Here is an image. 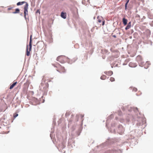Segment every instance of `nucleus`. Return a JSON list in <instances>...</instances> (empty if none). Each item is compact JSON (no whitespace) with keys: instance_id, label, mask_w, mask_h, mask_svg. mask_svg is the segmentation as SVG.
Listing matches in <instances>:
<instances>
[{"instance_id":"obj_1","label":"nucleus","mask_w":153,"mask_h":153,"mask_svg":"<svg viewBox=\"0 0 153 153\" xmlns=\"http://www.w3.org/2000/svg\"><path fill=\"white\" fill-rule=\"evenodd\" d=\"M115 143V141L112 139H110L109 137L107 140L100 145H98L97 146V148H99L100 147H101V148H104L106 146H109Z\"/></svg>"},{"instance_id":"obj_2","label":"nucleus","mask_w":153,"mask_h":153,"mask_svg":"<svg viewBox=\"0 0 153 153\" xmlns=\"http://www.w3.org/2000/svg\"><path fill=\"white\" fill-rule=\"evenodd\" d=\"M32 34H31L30 36V41L29 43V50L28 49V45H27L26 50V55L27 56H29L30 55V51H31L32 48Z\"/></svg>"},{"instance_id":"obj_3","label":"nucleus","mask_w":153,"mask_h":153,"mask_svg":"<svg viewBox=\"0 0 153 153\" xmlns=\"http://www.w3.org/2000/svg\"><path fill=\"white\" fill-rule=\"evenodd\" d=\"M28 5H27L26 4V5L25 7H24V17L26 21V22H27V19L28 21H29V17L27 16H27L28 15Z\"/></svg>"},{"instance_id":"obj_4","label":"nucleus","mask_w":153,"mask_h":153,"mask_svg":"<svg viewBox=\"0 0 153 153\" xmlns=\"http://www.w3.org/2000/svg\"><path fill=\"white\" fill-rule=\"evenodd\" d=\"M136 60L138 62L139 66L142 67V65H144V62L143 61L142 58L141 56H138L136 58Z\"/></svg>"},{"instance_id":"obj_5","label":"nucleus","mask_w":153,"mask_h":153,"mask_svg":"<svg viewBox=\"0 0 153 153\" xmlns=\"http://www.w3.org/2000/svg\"><path fill=\"white\" fill-rule=\"evenodd\" d=\"M124 130V128L121 125H119L117 126V133L120 134H122Z\"/></svg>"},{"instance_id":"obj_6","label":"nucleus","mask_w":153,"mask_h":153,"mask_svg":"<svg viewBox=\"0 0 153 153\" xmlns=\"http://www.w3.org/2000/svg\"><path fill=\"white\" fill-rule=\"evenodd\" d=\"M45 86L43 88L46 91H45L44 93V94H45V95H47L48 90L47 89L49 87V84L48 82H46L45 84Z\"/></svg>"},{"instance_id":"obj_7","label":"nucleus","mask_w":153,"mask_h":153,"mask_svg":"<svg viewBox=\"0 0 153 153\" xmlns=\"http://www.w3.org/2000/svg\"><path fill=\"white\" fill-rule=\"evenodd\" d=\"M133 110L135 112L139 111L138 108L136 107H131L130 108L128 109V111L129 112H131Z\"/></svg>"},{"instance_id":"obj_8","label":"nucleus","mask_w":153,"mask_h":153,"mask_svg":"<svg viewBox=\"0 0 153 153\" xmlns=\"http://www.w3.org/2000/svg\"><path fill=\"white\" fill-rule=\"evenodd\" d=\"M24 3H25V5H24V7H25V6L26 4L27 5V4L28 5V6H29V4H28V3L27 2H26L25 1H19L17 3L16 5L17 6H20V5H22Z\"/></svg>"},{"instance_id":"obj_9","label":"nucleus","mask_w":153,"mask_h":153,"mask_svg":"<svg viewBox=\"0 0 153 153\" xmlns=\"http://www.w3.org/2000/svg\"><path fill=\"white\" fill-rule=\"evenodd\" d=\"M60 16L62 18L65 19L67 17V13L65 12L62 11L61 13Z\"/></svg>"},{"instance_id":"obj_10","label":"nucleus","mask_w":153,"mask_h":153,"mask_svg":"<svg viewBox=\"0 0 153 153\" xmlns=\"http://www.w3.org/2000/svg\"><path fill=\"white\" fill-rule=\"evenodd\" d=\"M128 65L130 67L135 68L137 66V65L135 63L130 62L128 64Z\"/></svg>"},{"instance_id":"obj_11","label":"nucleus","mask_w":153,"mask_h":153,"mask_svg":"<svg viewBox=\"0 0 153 153\" xmlns=\"http://www.w3.org/2000/svg\"><path fill=\"white\" fill-rule=\"evenodd\" d=\"M128 20L125 17H123L122 19V22L124 26L126 25L128 23Z\"/></svg>"},{"instance_id":"obj_12","label":"nucleus","mask_w":153,"mask_h":153,"mask_svg":"<svg viewBox=\"0 0 153 153\" xmlns=\"http://www.w3.org/2000/svg\"><path fill=\"white\" fill-rule=\"evenodd\" d=\"M151 65V63L149 61H146L145 65V66L144 67V68L146 69H147L149 67V66Z\"/></svg>"},{"instance_id":"obj_13","label":"nucleus","mask_w":153,"mask_h":153,"mask_svg":"<svg viewBox=\"0 0 153 153\" xmlns=\"http://www.w3.org/2000/svg\"><path fill=\"white\" fill-rule=\"evenodd\" d=\"M62 56H60L57 57L56 58V60L62 63H64L65 62L64 60H60L61 57Z\"/></svg>"},{"instance_id":"obj_14","label":"nucleus","mask_w":153,"mask_h":153,"mask_svg":"<svg viewBox=\"0 0 153 153\" xmlns=\"http://www.w3.org/2000/svg\"><path fill=\"white\" fill-rule=\"evenodd\" d=\"M20 11V10L19 8H16L15 9V11L13 12L12 13L15 14L17 13H19Z\"/></svg>"},{"instance_id":"obj_15","label":"nucleus","mask_w":153,"mask_h":153,"mask_svg":"<svg viewBox=\"0 0 153 153\" xmlns=\"http://www.w3.org/2000/svg\"><path fill=\"white\" fill-rule=\"evenodd\" d=\"M17 83V82H13L11 85H10L9 88L10 89H13V87L16 85Z\"/></svg>"},{"instance_id":"obj_16","label":"nucleus","mask_w":153,"mask_h":153,"mask_svg":"<svg viewBox=\"0 0 153 153\" xmlns=\"http://www.w3.org/2000/svg\"><path fill=\"white\" fill-rule=\"evenodd\" d=\"M97 19L98 22L99 23L101 22L102 21L103 19L101 16H97Z\"/></svg>"},{"instance_id":"obj_17","label":"nucleus","mask_w":153,"mask_h":153,"mask_svg":"<svg viewBox=\"0 0 153 153\" xmlns=\"http://www.w3.org/2000/svg\"><path fill=\"white\" fill-rule=\"evenodd\" d=\"M82 130V128H79L77 131H76V134L78 135V136H79L80 135V133Z\"/></svg>"},{"instance_id":"obj_18","label":"nucleus","mask_w":153,"mask_h":153,"mask_svg":"<svg viewBox=\"0 0 153 153\" xmlns=\"http://www.w3.org/2000/svg\"><path fill=\"white\" fill-rule=\"evenodd\" d=\"M132 88H133L132 90V91L136 92L137 90V89L135 87L133 88V87H132V86L130 87L129 89L132 90Z\"/></svg>"},{"instance_id":"obj_19","label":"nucleus","mask_w":153,"mask_h":153,"mask_svg":"<svg viewBox=\"0 0 153 153\" xmlns=\"http://www.w3.org/2000/svg\"><path fill=\"white\" fill-rule=\"evenodd\" d=\"M76 127V125L75 124H74L72 125V127L71 128V132H73L75 130Z\"/></svg>"},{"instance_id":"obj_20","label":"nucleus","mask_w":153,"mask_h":153,"mask_svg":"<svg viewBox=\"0 0 153 153\" xmlns=\"http://www.w3.org/2000/svg\"><path fill=\"white\" fill-rule=\"evenodd\" d=\"M114 152V151L113 150L108 149L106 150L105 152V153H113Z\"/></svg>"},{"instance_id":"obj_21","label":"nucleus","mask_w":153,"mask_h":153,"mask_svg":"<svg viewBox=\"0 0 153 153\" xmlns=\"http://www.w3.org/2000/svg\"><path fill=\"white\" fill-rule=\"evenodd\" d=\"M114 117L113 115V114H111L110 115L108 116V117L107 120L106 121V122H107L108 120H110L113 118Z\"/></svg>"},{"instance_id":"obj_22","label":"nucleus","mask_w":153,"mask_h":153,"mask_svg":"<svg viewBox=\"0 0 153 153\" xmlns=\"http://www.w3.org/2000/svg\"><path fill=\"white\" fill-rule=\"evenodd\" d=\"M113 74V71H110L108 72L107 75L111 76Z\"/></svg>"},{"instance_id":"obj_23","label":"nucleus","mask_w":153,"mask_h":153,"mask_svg":"<svg viewBox=\"0 0 153 153\" xmlns=\"http://www.w3.org/2000/svg\"><path fill=\"white\" fill-rule=\"evenodd\" d=\"M74 141H73V142H72V143H71L70 142H69V141H68V145L69 146L70 145H71V147H73V145H74Z\"/></svg>"},{"instance_id":"obj_24","label":"nucleus","mask_w":153,"mask_h":153,"mask_svg":"<svg viewBox=\"0 0 153 153\" xmlns=\"http://www.w3.org/2000/svg\"><path fill=\"white\" fill-rule=\"evenodd\" d=\"M106 77V76L105 75H103L100 77V79L102 80H104Z\"/></svg>"},{"instance_id":"obj_25","label":"nucleus","mask_w":153,"mask_h":153,"mask_svg":"<svg viewBox=\"0 0 153 153\" xmlns=\"http://www.w3.org/2000/svg\"><path fill=\"white\" fill-rule=\"evenodd\" d=\"M110 132L112 133H114V134H116V130L115 128L111 129Z\"/></svg>"},{"instance_id":"obj_26","label":"nucleus","mask_w":153,"mask_h":153,"mask_svg":"<svg viewBox=\"0 0 153 153\" xmlns=\"http://www.w3.org/2000/svg\"><path fill=\"white\" fill-rule=\"evenodd\" d=\"M18 116V113H14L13 115V117L14 118V119H15L17 116Z\"/></svg>"},{"instance_id":"obj_27","label":"nucleus","mask_w":153,"mask_h":153,"mask_svg":"<svg viewBox=\"0 0 153 153\" xmlns=\"http://www.w3.org/2000/svg\"><path fill=\"white\" fill-rule=\"evenodd\" d=\"M128 3L127 2H126V3L125 4V9L126 10H127V9L128 5Z\"/></svg>"},{"instance_id":"obj_28","label":"nucleus","mask_w":153,"mask_h":153,"mask_svg":"<svg viewBox=\"0 0 153 153\" xmlns=\"http://www.w3.org/2000/svg\"><path fill=\"white\" fill-rule=\"evenodd\" d=\"M43 96H42V97H41V98H40V101H41V102H42V103H44V102L45 101V100L44 99H43Z\"/></svg>"},{"instance_id":"obj_29","label":"nucleus","mask_w":153,"mask_h":153,"mask_svg":"<svg viewBox=\"0 0 153 153\" xmlns=\"http://www.w3.org/2000/svg\"><path fill=\"white\" fill-rule=\"evenodd\" d=\"M38 13L39 14H40V10L39 9H37L36 11L35 14L36 15V14Z\"/></svg>"},{"instance_id":"obj_30","label":"nucleus","mask_w":153,"mask_h":153,"mask_svg":"<svg viewBox=\"0 0 153 153\" xmlns=\"http://www.w3.org/2000/svg\"><path fill=\"white\" fill-rule=\"evenodd\" d=\"M131 27V26L127 25V26H126V27H125V29L126 30H128V29H129Z\"/></svg>"},{"instance_id":"obj_31","label":"nucleus","mask_w":153,"mask_h":153,"mask_svg":"<svg viewBox=\"0 0 153 153\" xmlns=\"http://www.w3.org/2000/svg\"><path fill=\"white\" fill-rule=\"evenodd\" d=\"M76 60V59H75V60H74V61H73V59H71V62L70 61H67V62L68 63V64H71L73 62H75V61Z\"/></svg>"},{"instance_id":"obj_32","label":"nucleus","mask_w":153,"mask_h":153,"mask_svg":"<svg viewBox=\"0 0 153 153\" xmlns=\"http://www.w3.org/2000/svg\"><path fill=\"white\" fill-rule=\"evenodd\" d=\"M30 84V82L29 80L28 79H27L26 81V82L25 83V85H29Z\"/></svg>"},{"instance_id":"obj_33","label":"nucleus","mask_w":153,"mask_h":153,"mask_svg":"<svg viewBox=\"0 0 153 153\" xmlns=\"http://www.w3.org/2000/svg\"><path fill=\"white\" fill-rule=\"evenodd\" d=\"M116 123H111V126L112 127H114L115 126Z\"/></svg>"},{"instance_id":"obj_34","label":"nucleus","mask_w":153,"mask_h":153,"mask_svg":"<svg viewBox=\"0 0 153 153\" xmlns=\"http://www.w3.org/2000/svg\"><path fill=\"white\" fill-rule=\"evenodd\" d=\"M110 80L111 82L114 81H115V79L114 78H113V77H111L110 79Z\"/></svg>"},{"instance_id":"obj_35","label":"nucleus","mask_w":153,"mask_h":153,"mask_svg":"<svg viewBox=\"0 0 153 153\" xmlns=\"http://www.w3.org/2000/svg\"><path fill=\"white\" fill-rule=\"evenodd\" d=\"M33 100L36 102H38V100L37 98L34 97L33 98Z\"/></svg>"},{"instance_id":"obj_36","label":"nucleus","mask_w":153,"mask_h":153,"mask_svg":"<svg viewBox=\"0 0 153 153\" xmlns=\"http://www.w3.org/2000/svg\"><path fill=\"white\" fill-rule=\"evenodd\" d=\"M102 26L104 25H105V21L103 19L102 20Z\"/></svg>"},{"instance_id":"obj_37","label":"nucleus","mask_w":153,"mask_h":153,"mask_svg":"<svg viewBox=\"0 0 153 153\" xmlns=\"http://www.w3.org/2000/svg\"><path fill=\"white\" fill-rule=\"evenodd\" d=\"M70 115V114L66 112L65 114V117H68Z\"/></svg>"},{"instance_id":"obj_38","label":"nucleus","mask_w":153,"mask_h":153,"mask_svg":"<svg viewBox=\"0 0 153 153\" xmlns=\"http://www.w3.org/2000/svg\"><path fill=\"white\" fill-rule=\"evenodd\" d=\"M71 122H72V121L71 120H70L69 121V123H68V127H69V126H70L71 124Z\"/></svg>"},{"instance_id":"obj_39","label":"nucleus","mask_w":153,"mask_h":153,"mask_svg":"<svg viewBox=\"0 0 153 153\" xmlns=\"http://www.w3.org/2000/svg\"><path fill=\"white\" fill-rule=\"evenodd\" d=\"M122 112L121 111H119V114H118L119 116H121L122 115Z\"/></svg>"},{"instance_id":"obj_40","label":"nucleus","mask_w":153,"mask_h":153,"mask_svg":"<svg viewBox=\"0 0 153 153\" xmlns=\"http://www.w3.org/2000/svg\"><path fill=\"white\" fill-rule=\"evenodd\" d=\"M13 7H9L7 8V10H11V9H12Z\"/></svg>"},{"instance_id":"obj_41","label":"nucleus","mask_w":153,"mask_h":153,"mask_svg":"<svg viewBox=\"0 0 153 153\" xmlns=\"http://www.w3.org/2000/svg\"><path fill=\"white\" fill-rule=\"evenodd\" d=\"M131 21L129 22L128 24V25H130L131 26Z\"/></svg>"},{"instance_id":"obj_42","label":"nucleus","mask_w":153,"mask_h":153,"mask_svg":"<svg viewBox=\"0 0 153 153\" xmlns=\"http://www.w3.org/2000/svg\"><path fill=\"white\" fill-rule=\"evenodd\" d=\"M134 32V31L133 30V29L131 30L130 32H131V34H132Z\"/></svg>"},{"instance_id":"obj_43","label":"nucleus","mask_w":153,"mask_h":153,"mask_svg":"<svg viewBox=\"0 0 153 153\" xmlns=\"http://www.w3.org/2000/svg\"><path fill=\"white\" fill-rule=\"evenodd\" d=\"M94 27H92V28L91 29V32H93L94 30Z\"/></svg>"},{"instance_id":"obj_44","label":"nucleus","mask_w":153,"mask_h":153,"mask_svg":"<svg viewBox=\"0 0 153 153\" xmlns=\"http://www.w3.org/2000/svg\"><path fill=\"white\" fill-rule=\"evenodd\" d=\"M150 34H151V32H150V30H149V33H148V34H147V36H149L150 35Z\"/></svg>"},{"instance_id":"obj_45","label":"nucleus","mask_w":153,"mask_h":153,"mask_svg":"<svg viewBox=\"0 0 153 153\" xmlns=\"http://www.w3.org/2000/svg\"><path fill=\"white\" fill-rule=\"evenodd\" d=\"M136 17H137L139 18H140V16L139 14H137L136 15Z\"/></svg>"},{"instance_id":"obj_46","label":"nucleus","mask_w":153,"mask_h":153,"mask_svg":"<svg viewBox=\"0 0 153 153\" xmlns=\"http://www.w3.org/2000/svg\"><path fill=\"white\" fill-rule=\"evenodd\" d=\"M84 117V115L83 114H81V119L82 118Z\"/></svg>"},{"instance_id":"obj_47","label":"nucleus","mask_w":153,"mask_h":153,"mask_svg":"<svg viewBox=\"0 0 153 153\" xmlns=\"http://www.w3.org/2000/svg\"><path fill=\"white\" fill-rule=\"evenodd\" d=\"M112 36L114 38H116L117 37V36L115 35H112Z\"/></svg>"},{"instance_id":"obj_48","label":"nucleus","mask_w":153,"mask_h":153,"mask_svg":"<svg viewBox=\"0 0 153 153\" xmlns=\"http://www.w3.org/2000/svg\"><path fill=\"white\" fill-rule=\"evenodd\" d=\"M104 73L105 74H106V75H107V74H108V72H107V71H105V72H104Z\"/></svg>"},{"instance_id":"obj_49","label":"nucleus","mask_w":153,"mask_h":153,"mask_svg":"<svg viewBox=\"0 0 153 153\" xmlns=\"http://www.w3.org/2000/svg\"><path fill=\"white\" fill-rule=\"evenodd\" d=\"M20 15L21 16H23V13H20Z\"/></svg>"},{"instance_id":"obj_50","label":"nucleus","mask_w":153,"mask_h":153,"mask_svg":"<svg viewBox=\"0 0 153 153\" xmlns=\"http://www.w3.org/2000/svg\"><path fill=\"white\" fill-rule=\"evenodd\" d=\"M130 0H126V2L129 3Z\"/></svg>"},{"instance_id":"obj_51","label":"nucleus","mask_w":153,"mask_h":153,"mask_svg":"<svg viewBox=\"0 0 153 153\" xmlns=\"http://www.w3.org/2000/svg\"><path fill=\"white\" fill-rule=\"evenodd\" d=\"M66 57L68 59H69V58L68 57Z\"/></svg>"},{"instance_id":"obj_52","label":"nucleus","mask_w":153,"mask_h":153,"mask_svg":"<svg viewBox=\"0 0 153 153\" xmlns=\"http://www.w3.org/2000/svg\"><path fill=\"white\" fill-rule=\"evenodd\" d=\"M76 117H79V116H78V115L77 114V115H76Z\"/></svg>"},{"instance_id":"obj_53","label":"nucleus","mask_w":153,"mask_h":153,"mask_svg":"<svg viewBox=\"0 0 153 153\" xmlns=\"http://www.w3.org/2000/svg\"><path fill=\"white\" fill-rule=\"evenodd\" d=\"M93 19H95V16H94V18H93Z\"/></svg>"},{"instance_id":"obj_54","label":"nucleus","mask_w":153,"mask_h":153,"mask_svg":"<svg viewBox=\"0 0 153 153\" xmlns=\"http://www.w3.org/2000/svg\"><path fill=\"white\" fill-rule=\"evenodd\" d=\"M65 147V146H64V145H63V149H64V148Z\"/></svg>"},{"instance_id":"obj_55","label":"nucleus","mask_w":153,"mask_h":153,"mask_svg":"<svg viewBox=\"0 0 153 153\" xmlns=\"http://www.w3.org/2000/svg\"><path fill=\"white\" fill-rule=\"evenodd\" d=\"M123 65H126V64H125L124 63L123 64Z\"/></svg>"},{"instance_id":"obj_56","label":"nucleus","mask_w":153,"mask_h":153,"mask_svg":"<svg viewBox=\"0 0 153 153\" xmlns=\"http://www.w3.org/2000/svg\"><path fill=\"white\" fill-rule=\"evenodd\" d=\"M136 95L137 96H139V95H137V94H136Z\"/></svg>"},{"instance_id":"obj_57","label":"nucleus","mask_w":153,"mask_h":153,"mask_svg":"<svg viewBox=\"0 0 153 153\" xmlns=\"http://www.w3.org/2000/svg\"><path fill=\"white\" fill-rule=\"evenodd\" d=\"M50 137H51V138H51V134H50Z\"/></svg>"},{"instance_id":"obj_58","label":"nucleus","mask_w":153,"mask_h":153,"mask_svg":"<svg viewBox=\"0 0 153 153\" xmlns=\"http://www.w3.org/2000/svg\"><path fill=\"white\" fill-rule=\"evenodd\" d=\"M27 21H28V20H27Z\"/></svg>"},{"instance_id":"obj_59","label":"nucleus","mask_w":153,"mask_h":153,"mask_svg":"<svg viewBox=\"0 0 153 153\" xmlns=\"http://www.w3.org/2000/svg\"><path fill=\"white\" fill-rule=\"evenodd\" d=\"M33 46H35V45H34Z\"/></svg>"}]
</instances>
